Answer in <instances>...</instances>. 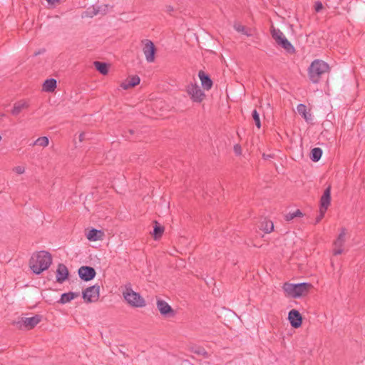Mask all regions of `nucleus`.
Here are the masks:
<instances>
[{
    "label": "nucleus",
    "instance_id": "obj_36",
    "mask_svg": "<svg viewBox=\"0 0 365 365\" xmlns=\"http://www.w3.org/2000/svg\"><path fill=\"white\" fill-rule=\"evenodd\" d=\"M127 133H129L130 135H133L135 133V130L133 129H128L127 131H125L124 136L129 140H132L133 139L130 138V136L128 135Z\"/></svg>",
    "mask_w": 365,
    "mask_h": 365
},
{
    "label": "nucleus",
    "instance_id": "obj_23",
    "mask_svg": "<svg viewBox=\"0 0 365 365\" xmlns=\"http://www.w3.org/2000/svg\"><path fill=\"white\" fill-rule=\"evenodd\" d=\"M57 86L56 80L54 78L46 79L43 83V91L46 92H53Z\"/></svg>",
    "mask_w": 365,
    "mask_h": 365
},
{
    "label": "nucleus",
    "instance_id": "obj_16",
    "mask_svg": "<svg viewBox=\"0 0 365 365\" xmlns=\"http://www.w3.org/2000/svg\"><path fill=\"white\" fill-rule=\"evenodd\" d=\"M275 42L282 48H283L287 53L290 54H293L295 53V48L292 46V44L285 38L284 36L283 37H280L277 39V41H275Z\"/></svg>",
    "mask_w": 365,
    "mask_h": 365
},
{
    "label": "nucleus",
    "instance_id": "obj_3",
    "mask_svg": "<svg viewBox=\"0 0 365 365\" xmlns=\"http://www.w3.org/2000/svg\"><path fill=\"white\" fill-rule=\"evenodd\" d=\"M312 288L313 285L308 282L298 284L285 282L282 286V289L286 294L293 298H299L307 295Z\"/></svg>",
    "mask_w": 365,
    "mask_h": 365
},
{
    "label": "nucleus",
    "instance_id": "obj_17",
    "mask_svg": "<svg viewBox=\"0 0 365 365\" xmlns=\"http://www.w3.org/2000/svg\"><path fill=\"white\" fill-rule=\"evenodd\" d=\"M29 107V105L25 100L17 101L14 104L11 113L15 116L18 115L24 109H26Z\"/></svg>",
    "mask_w": 365,
    "mask_h": 365
},
{
    "label": "nucleus",
    "instance_id": "obj_5",
    "mask_svg": "<svg viewBox=\"0 0 365 365\" xmlns=\"http://www.w3.org/2000/svg\"><path fill=\"white\" fill-rule=\"evenodd\" d=\"M186 91L190 99L195 103H201L205 98L204 91L196 83H190L187 86Z\"/></svg>",
    "mask_w": 365,
    "mask_h": 365
},
{
    "label": "nucleus",
    "instance_id": "obj_24",
    "mask_svg": "<svg viewBox=\"0 0 365 365\" xmlns=\"http://www.w3.org/2000/svg\"><path fill=\"white\" fill-rule=\"evenodd\" d=\"M95 68L101 74L106 75L108 73L109 64L102 61H94Z\"/></svg>",
    "mask_w": 365,
    "mask_h": 365
},
{
    "label": "nucleus",
    "instance_id": "obj_42",
    "mask_svg": "<svg viewBox=\"0 0 365 365\" xmlns=\"http://www.w3.org/2000/svg\"><path fill=\"white\" fill-rule=\"evenodd\" d=\"M271 157H272L271 155H266L265 154H263L264 159H267L268 158H271Z\"/></svg>",
    "mask_w": 365,
    "mask_h": 365
},
{
    "label": "nucleus",
    "instance_id": "obj_27",
    "mask_svg": "<svg viewBox=\"0 0 365 365\" xmlns=\"http://www.w3.org/2000/svg\"><path fill=\"white\" fill-rule=\"evenodd\" d=\"M48 143H49L48 138L46 136H43V137H39L38 138H37L34 141L33 145H39V146H42L44 148L48 145Z\"/></svg>",
    "mask_w": 365,
    "mask_h": 365
},
{
    "label": "nucleus",
    "instance_id": "obj_1",
    "mask_svg": "<svg viewBox=\"0 0 365 365\" xmlns=\"http://www.w3.org/2000/svg\"><path fill=\"white\" fill-rule=\"evenodd\" d=\"M52 263L50 252L44 250L34 253L29 259V267L36 274H40L47 270Z\"/></svg>",
    "mask_w": 365,
    "mask_h": 365
},
{
    "label": "nucleus",
    "instance_id": "obj_41",
    "mask_svg": "<svg viewBox=\"0 0 365 365\" xmlns=\"http://www.w3.org/2000/svg\"><path fill=\"white\" fill-rule=\"evenodd\" d=\"M85 138V133H81L80 135H79V140L80 141H83Z\"/></svg>",
    "mask_w": 365,
    "mask_h": 365
},
{
    "label": "nucleus",
    "instance_id": "obj_32",
    "mask_svg": "<svg viewBox=\"0 0 365 365\" xmlns=\"http://www.w3.org/2000/svg\"><path fill=\"white\" fill-rule=\"evenodd\" d=\"M234 28L237 31L241 32L244 34L249 36V34H247V32H246V27L245 26L242 25L241 24L235 23Z\"/></svg>",
    "mask_w": 365,
    "mask_h": 365
},
{
    "label": "nucleus",
    "instance_id": "obj_19",
    "mask_svg": "<svg viewBox=\"0 0 365 365\" xmlns=\"http://www.w3.org/2000/svg\"><path fill=\"white\" fill-rule=\"evenodd\" d=\"M153 231L152 232V236L155 240H158L162 237V235L165 231V227L163 225H161L158 221H153Z\"/></svg>",
    "mask_w": 365,
    "mask_h": 365
},
{
    "label": "nucleus",
    "instance_id": "obj_7",
    "mask_svg": "<svg viewBox=\"0 0 365 365\" xmlns=\"http://www.w3.org/2000/svg\"><path fill=\"white\" fill-rule=\"evenodd\" d=\"M144 46L143 48V53L145 56L146 61L149 63L153 62L155 59L157 48L155 44L148 39L142 41Z\"/></svg>",
    "mask_w": 365,
    "mask_h": 365
},
{
    "label": "nucleus",
    "instance_id": "obj_26",
    "mask_svg": "<svg viewBox=\"0 0 365 365\" xmlns=\"http://www.w3.org/2000/svg\"><path fill=\"white\" fill-rule=\"evenodd\" d=\"M260 229L265 233H270L274 230V224L272 221L264 220L261 222Z\"/></svg>",
    "mask_w": 365,
    "mask_h": 365
},
{
    "label": "nucleus",
    "instance_id": "obj_18",
    "mask_svg": "<svg viewBox=\"0 0 365 365\" xmlns=\"http://www.w3.org/2000/svg\"><path fill=\"white\" fill-rule=\"evenodd\" d=\"M140 79L138 76L135 75L128 78L125 82L122 83L120 86L127 90L130 88H133L140 83Z\"/></svg>",
    "mask_w": 365,
    "mask_h": 365
},
{
    "label": "nucleus",
    "instance_id": "obj_11",
    "mask_svg": "<svg viewBox=\"0 0 365 365\" xmlns=\"http://www.w3.org/2000/svg\"><path fill=\"white\" fill-rule=\"evenodd\" d=\"M96 272L95 269L90 266H82L78 269L79 277L85 281L88 282L94 279Z\"/></svg>",
    "mask_w": 365,
    "mask_h": 365
},
{
    "label": "nucleus",
    "instance_id": "obj_22",
    "mask_svg": "<svg viewBox=\"0 0 365 365\" xmlns=\"http://www.w3.org/2000/svg\"><path fill=\"white\" fill-rule=\"evenodd\" d=\"M103 235L104 233L103 231L92 228L88 231L86 237L90 241H97L101 240Z\"/></svg>",
    "mask_w": 365,
    "mask_h": 365
},
{
    "label": "nucleus",
    "instance_id": "obj_10",
    "mask_svg": "<svg viewBox=\"0 0 365 365\" xmlns=\"http://www.w3.org/2000/svg\"><path fill=\"white\" fill-rule=\"evenodd\" d=\"M346 230L344 227L341 229V232L338 235L337 238L334 240L333 245L335 248L333 250L334 255H339L343 252V246L345 242V236H346Z\"/></svg>",
    "mask_w": 365,
    "mask_h": 365
},
{
    "label": "nucleus",
    "instance_id": "obj_12",
    "mask_svg": "<svg viewBox=\"0 0 365 365\" xmlns=\"http://www.w3.org/2000/svg\"><path fill=\"white\" fill-rule=\"evenodd\" d=\"M288 320L293 328H299L303 322V317L297 309H292L288 313Z\"/></svg>",
    "mask_w": 365,
    "mask_h": 365
},
{
    "label": "nucleus",
    "instance_id": "obj_35",
    "mask_svg": "<svg viewBox=\"0 0 365 365\" xmlns=\"http://www.w3.org/2000/svg\"><path fill=\"white\" fill-rule=\"evenodd\" d=\"M13 170L18 174H23L25 172V168L22 166H16Z\"/></svg>",
    "mask_w": 365,
    "mask_h": 365
},
{
    "label": "nucleus",
    "instance_id": "obj_31",
    "mask_svg": "<svg viewBox=\"0 0 365 365\" xmlns=\"http://www.w3.org/2000/svg\"><path fill=\"white\" fill-rule=\"evenodd\" d=\"M192 351L197 355L203 356L205 357H208V353L206 350L201 346H197L196 348H192Z\"/></svg>",
    "mask_w": 365,
    "mask_h": 365
},
{
    "label": "nucleus",
    "instance_id": "obj_38",
    "mask_svg": "<svg viewBox=\"0 0 365 365\" xmlns=\"http://www.w3.org/2000/svg\"><path fill=\"white\" fill-rule=\"evenodd\" d=\"M174 11V8L173 6H170V5H168L166 6V9H165V11L167 13H168L169 14H172V12Z\"/></svg>",
    "mask_w": 365,
    "mask_h": 365
},
{
    "label": "nucleus",
    "instance_id": "obj_39",
    "mask_svg": "<svg viewBox=\"0 0 365 365\" xmlns=\"http://www.w3.org/2000/svg\"><path fill=\"white\" fill-rule=\"evenodd\" d=\"M49 4H55L60 1V0H46Z\"/></svg>",
    "mask_w": 365,
    "mask_h": 365
},
{
    "label": "nucleus",
    "instance_id": "obj_4",
    "mask_svg": "<svg viewBox=\"0 0 365 365\" xmlns=\"http://www.w3.org/2000/svg\"><path fill=\"white\" fill-rule=\"evenodd\" d=\"M123 296L126 302L132 307L141 308L146 305L144 298L138 292L133 291L130 284L125 286Z\"/></svg>",
    "mask_w": 365,
    "mask_h": 365
},
{
    "label": "nucleus",
    "instance_id": "obj_2",
    "mask_svg": "<svg viewBox=\"0 0 365 365\" xmlns=\"http://www.w3.org/2000/svg\"><path fill=\"white\" fill-rule=\"evenodd\" d=\"M330 72L327 63L320 59L314 60L308 68V76L313 83H319L324 75Z\"/></svg>",
    "mask_w": 365,
    "mask_h": 365
},
{
    "label": "nucleus",
    "instance_id": "obj_25",
    "mask_svg": "<svg viewBox=\"0 0 365 365\" xmlns=\"http://www.w3.org/2000/svg\"><path fill=\"white\" fill-rule=\"evenodd\" d=\"M322 155V150L320 148H314L311 150L310 159L313 162H318Z\"/></svg>",
    "mask_w": 365,
    "mask_h": 365
},
{
    "label": "nucleus",
    "instance_id": "obj_37",
    "mask_svg": "<svg viewBox=\"0 0 365 365\" xmlns=\"http://www.w3.org/2000/svg\"><path fill=\"white\" fill-rule=\"evenodd\" d=\"M234 151L237 155H241L242 153V148L239 144H236L234 146Z\"/></svg>",
    "mask_w": 365,
    "mask_h": 365
},
{
    "label": "nucleus",
    "instance_id": "obj_28",
    "mask_svg": "<svg viewBox=\"0 0 365 365\" xmlns=\"http://www.w3.org/2000/svg\"><path fill=\"white\" fill-rule=\"evenodd\" d=\"M270 31L274 41H277L278 38L284 36L283 33L279 29H275L274 26L271 27Z\"/></svg>",
    "mask_w": 365,
    "mask_h": 365
},
{
    "label": "nucleus",
    "instance_id": "obj_33",
    "mask_svg": "<svg viewBox=\"0 0 365 365\" xmlns=\"http://www.w3.org/2000/svg\"><path fill=\"white\" fill-rule=\"evenodd\" d=\"M326 212V210L319 209V214L317 216L315 219V224L319 223L324 218Z\"/></svg>",
    "mask_w": 365,
    "mask_h": 365
},
{
    "label": "nucleus",
    "instance_id": "obj_15",
    "mask_svg": "<svg viewBox=\"0 0 365 365\" xmlns=\"http://www.w3.org/2000/svg\"><path fill=\"white\" fill-rule=\"evenodd\" d=\"M198 76L202 88L206 91L210 90L213 86V82L210 76L202 70L199 71Z\"/></svg>",
    "mask_w": 365,
    "mask_h": 365
},
{
    "label": "nucleus",
    "instance_id": "obj_29",
    "mask_svg": "<svg viewBox=\"0 0 365 365\" xmlns=\"http://www.w3.org/2000/svg\"><path fill=\"white\" fill-rule=\"evenodd\" d=\"M304 214L301 212L300 210H297L294 212H289L285 215V220L287 221H290L297 217H302Z\"/></svg>",
    "mask_w": 365,
    "mask_h": 365
},
{
    "label": "nucleus",
    "instance_id": "obj_8",
    "mask_svg": "<svg viewBox=\"0 0 365 365\" xmlns=\"http://www.w3.org/2000/svg\"><path fill=\"white\" fill-rule=\"evenodd\" d=\"M41 315L36 314L32 317L22 318L21 321L16 322V324L19 325V328H21V326L24 325L26 329L30 330L34 329L41 321Z\"/></svg>",
    "mask_w": 365,
    "mask_h": 365
},
{
    "label": "nucleus",
    "instance_id": "obj_21",
    "mask_svg": "<svg viewBox=\"0 0 365 365\" xmlns=\"http://www.w3.org/2000/svg\"><path fill=\"white\" fill-rule=\"evenodd\" d=\"M298 113L305 120L307 123L312 120V115L307 112V106L304 104L300 103L297 107Z\"/></svg>",
    "mask_w": 365,
    "mask_h": 365
},
{
    "label": "nucleus",
    "instance_id": "obj_34",
    "mask_svg": "<svg viewBox=\"0 0 365 365\" xmlns=\"http://www.w3.org/2000/svg\"><path fill=\"white\" fill-rule=\"evenodd\" d=\"M314 7L315 11L317 13L320 12L324 9V6H323L322 3L319 1H316L314 3Z\"/></svg>",
    "mask_w": 365,
    "mask_h": 365
},
{
    "label": "nucleus",
    "instance_id": "obj_30",
    "mask_svg": "<svg viewBox=\"0 0 365 365\" xmlns=\"http://www.w3.org/2000/svg\"><path fill=\"white\" fill-rule=\"evenodd\" d=\"M252 117L255 121V125L257 128H261V121L259 118V114L256 109H255L252 113Z\"/></svg>",
    "mask_w": 365,
    "mask_h": 365
},
{
    "label": "nucleus",
    "instance_id": "obj_13",
    "mask_svg": "<svg viewBox=\"0 0 365 365\" xmlns=\"http://www.w3.org/2000/svg\"><path fill=\"white\" fill-rule=\"evenodd\" d=\"M331 186L329 185L324 191L319 201V209L327 210L331 204Z\"/></svg>",
    "mask_w": 365,
    "mask_h": 365
},
{
    "label": "nucleus",
    "instance_id": "obj_9",
    "mask_svg": "<svg viewBox=\"0 0 365 365\" xmlns=\"http://www.w3.org/2000/svg\"><path fill=\"white\" fill-rule=\"evenodd\" d=\"M157 308L160 314L164 317H173L175 315V310L164 300H157Z\"/></svg>",
    "mask_w": 365,
    "mask_h": 365
},
{
    "label": "nucleus",
    "instance_id": "obj_40",
    "mask_svg": "<svg viewBox=\"0 0 365 365\" xmlns=\"http://www.w3.org/2000/svg\"><path fill=\"white\" fill-rule=\"evenodd\" d=\"M46 51V50L44 48H43L42 50H39L38 51H36L34 53V56H38L41 53H43Z\"/></svg>",
    "mask_w": 365,
    "mask_h": 365
},
{
    "label": "nucleus",
    "instance_id": "obj_6",
    "mask_svg": "<svg viewBox=\"0 0 365 365\" xmlns=\"http://www.w3.org/2000/svg\"><path fill=\"white\" fill-rule=\"evenodd\" d=\"M100 295V287L97 284L87 287L82 292V297L86 303L96 302Z\"/></svg>",
    "mask_w": 365,
    "mask_h": 365
},
{
    "label": "nucleus",
    "instance_id": "obj_20",
    "mask_svg": "<svg viewBox=\"0 0 365 365\" xmlns=\"http://www.w3.org/2000/svg\"><path fill=\"white\" fill-rule=\"evenodd\" d=\"M79 296V292H69L66 293H63L61 294L60 299L58 301V303L64 304L66 303L70 302L71 300Z\"/></svg>",
    "mask_w": 365,
    "mask_h": 365
},
{
    "label": "nucleus",
    "instance_id": "obj_14",
    "mask_svg": "<svg viewBox=\"0 0 365 365\" xmlns=\"http://www.w3.org/2000/svg\"><path fill=\"white\" fill-rule=\"evenodd\" d=\"M69 277V272L67 267L62 263L58 264L56 269V282L63 283Z\"/></svg>",
    "mask_w": 365,
    "mask_h": 365
}]
</instances>
